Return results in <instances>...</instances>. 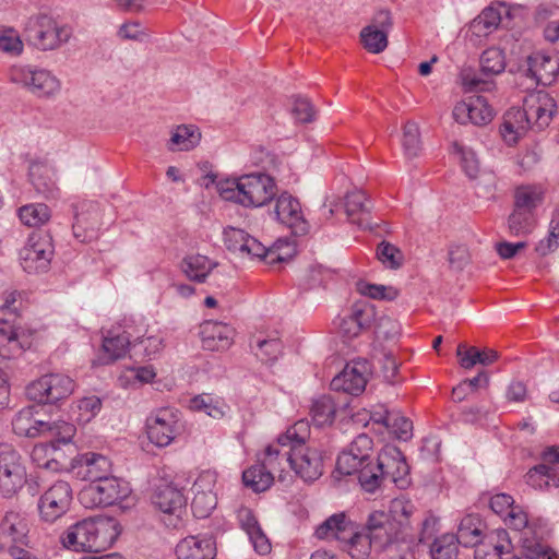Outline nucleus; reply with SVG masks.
<instances>
[{
  "instance_id": "f257e3e1",
  "label": "nucleus",
  "mask_w": 559,
  "mask_h": 559,
  "mask_svg": "<svg viewBox=\"0 0 559 559\" xmlns=\"http://www.w3.org/2000/svg\"><path fill=\"white\" fill-rule=\"evenodd\" d=\"M214 183L224 200L234 201L246 207H261L273 200L277 192L275 180L263 173L243 175L218 182L214 174L203 177L202 185L205 188Z\"/></svg>"
},
{
  "instance_id": "f03ea898",
  "label": "nucleus",
  "mask_w": 559,
  "mask_h": 559,
  "mask_svg": "<svg viewBox=\"0 0 559 559\" xmlns=\"http://www.w3.org/2000/svg\"><path fill=\"white\" fill-rule=\"evenodd\" d=\"M108 525L93 519H85L71 525L60 537L64 548L74 551L97 552L108 544Z\"/></svg>"
},
{
  "instance_id": "7ed1b4c3",
  "label": "nucleus",
  "mask_w": 559,
  "mask_h": 559,
  "mask_svg": "<svg viewBox=\"0 0 559 559\" xmlns=\"http://www.w3.org/2000/svg\"><path fill=\"white\" fill-rule=\"evenodd\" d=\"M28 40L40 50H53L67 43L71 32L46 14L29 17L26 24Z\"/></svg>"
},
{
  "instance_id": "20e7f679",
  "label": "nucleus",
  "mask_w": 559,
  "mask_h": 559,
  "mask_svg": "<svg viewBox=\"0 0 559 559\" xmlns=\"http://www.w3.org/2000/svg\"><path fill=\"white\" fill-rule=\"evenodd\" d=\"M131 492L123 479L109 476L100 481L84 487L79 499L85 508L109 507L127 498Z\"/></svg>"
},
{
  "instance_id": "39448f33",
  "label": "nucleus",
  "mask_w": 559,
  "mask_h": 559,
  "mask_svg": "<svg viewBox=\"0 0 559 559\" xmlns=\"http://www.w3.org/2000/svg\"><path fill=\"white\" fill-rule=\"evenodd\" d=\"M409 467L401 450L394 445H385L376 456L373 473L377 476L374 492L385 480L394 483L399 487L407 484L406 476Z\"/></svg>"
},
{
  "instance_id": "423d86ee",
  "label": "nucleus",
  "mask_w": 559,
  "mask_h": 559,
  "mask_svg": "<svg viewBox=\"0 0 559 559\" xmlns=\"http://www.w3.org/2000/svg\"><path fill=\"white\" fill-rule=\"evenodd\" d=\"M53 255L50 235L32 233L25 246L20 250V264L28 274H38L49 269Z\"/></svg>"
},
{
  "instance_id": "0eeeda50",
  "label": "nucleus",
  "mask_w": 559,
  "mask_h": 559,
  "mask_svg": "<svg viewBox=\"0 0 559 559\" xmlns=\"http://www.w3.org/2000/svg\"><path fill=\"white\" fill-rule=\"evenodd\" d=\"M74 386L75 383L69 376L49 373L27 385L26 394L29 400L38 404H55L69 397Z\"/></svg>"
},
{
  "instance_id": "6e6552de",
  "label": "nucleus",
  "mask_w": 559,
  "mask_h": 559,
  "mask_svg": "<svg viewBox=\"0 0 559 559\" xmlns=\"http://www.w3.org/2000/svg\"><path fill=\"white\" fill-rule=\"evenodd\" d=\"M27 472L22 456L10 447L0 448V495L11 498L26 484Z\"/></svg>"
},
{
  "instance_id": "1a4fd4ad",
  "label": "nucleus",
  "mask_w": 559,
  "mask_h": 559,
  "mask_svg": "<svg viewBox=\"0 0 559 559\" xmlns=\"http://www.w3.org/2000/svg\"><path fill=\"white\" fill-rule=\"evenodd\" d=\"M283 460L305 481H314L323 474L322 452L302 444L285 450Z\"/></svg>"
},
{
  "instance_id": "9d476101",
  "label": "nucleus",
  "mask_w": 559,
  "mask_h": 559,
  "mask_svg": "<svg viewBox=\"0 0 559 559\" xmlns=\"http://www.w3.org/2000/svg\"><path fill=\"white\" fill-rule=\"evenodd\" d=\"M11 80L38 97H49L60 91V81L50 71L34 67H15Z\"/></svg>"
},
{
  "instance_id": "9b49d317",
  "label": "nucleus",
  "mask_w": 559,
  "mask_h": 559,
  "mask_svg": "<svg viewBox=\"0 0 559 559\" xmlns=\"http://www.w3.org/2000/svg\"><path fill=\"white\" fill-rule=\"evenodd\" d=\"M72 488L69 483L58 480L39 498L38 510L41 520L55 522L64 515L71 506Z\"/></svg>"
},
{
  "instance_id": "f8f14e48",
  "label": "nucleus",
  "mask_w": 559,
  "mask_h": 559,
  "mask_svg": "<svg viewBox=\"0 0 559 559\" xmlns=\"http://www.w3.org/2000/svg\"><path fill=\"white\" fill-rule=\"evenodd\" d=\"M28 525L20 513L7 512L0 523V546L12 557H26L27 552L20 546L27 544Z\"/></svg>"
},
{
  "instance_id": "ddd939ff",
  "label": "nucleus",
  "mask_w": 559,
  "mask_h": 559,
  "mask_svg": "<svg viewBox=\"0 0 559 559\" xmlns=\"http://www.w3.org/2000/svg\"><path fill=\"white\" fill-rule=\"evenodd\" d=\"M374 462L344 450L337 456L336 471L342 475H357L362 490L374 493V485L378 479L373 473Z\"/></svg>"
},
{
  "instance_id": "4468645a",
  "label": "nucleus",
  "mask_w": 559,
  "mask_h": 559,
  "mask_svg": "<svg viewBox=\"0 0 559 559\" xmlns=\"http://www.w3.org/2000/svg\"><path fill=\"white\" fill-rule=\"evenodd\" d=\"M523 108L532 128L543 130L549 126L557 105L546 91L539 90L531 92L524 97Z\"/></svg>"
},
{
  "instance_id": "2eb2a0df",
  "label": "nucleus",
  "mask_w": 559,
  "mask_h": 559,
  "mask_svg": "<svg viewBox=\"0 0 559 559\" xmlns=\"http://www.w3.org/2000/svg\"><path fill=\"white\" fill-rule=\"evenodd\" d=\"M366 532L370 535L374 546L382 549L400 539H405L404 535L397 530L390 514L384 511L371 512L365 525Z\"/></svg>"
},
{
  "instance_id": "dca6fc26",
  "label": "nucleus",
  "mask_w": 559,
  "mask_h": 559,
  "mask_svg": "<svg viewBox=\"0 0 559 559\" xmlns=\"http://www.w3.org/2000/svg\"><path fill=\"white\" fill-rule=\"evenodd\" d=\"M274 215L280 223L290 228L296 236H302L309 231V224L304 217L299 201L287 192L277 198Z\"/></svg>"
},
{
  "instance_id": "f3484780",
  "label": "nucleus",
  "mask_w": 559,
  "mask_h": 559,
  "mask_svg": "<svg viewBox=\"0 0 559 559\" xmlns=\"http://www.w3.org/2000/svg\"><path fill=\"white\" fill-rule=\"evenodd\" d=\"M146 432L152 443L167 447L177 432L176 414L169 408L158 409L146 419Z\"/></svg>"
},
{
  "instance_id": "a211bd4d",
  "label": "nucleus",
  "mask_w": 559,
  "mask_h": 559,
  "mask_svg": "<svg viewBox=\"0 0 559 559\" xmlns=\"http://www.w3.org/2000/svg\"><path fill=\"white\" fill-rule=\"evenodd\" d=\"M452 115L454 120L461 124L471 122L475 126H485L493 118V111L483 96L471 97L466 102L457 103Z\"/></svg>"
},
{
  "instance_id": "6ab92c4d",
  "label": "nucleus",
  "mask_w": 559,
  "mask_h": 559,
  "mask_svg": "<svg viewBox=\"0 0 559 559\" xmlns=\"http://www.w3.org/2000/svg\"><path fill=\"white\" fill-rule=\"evenodd\" d=\"M367 366L365 362L353 361L347 364L344 369L331 381V389L337 392H344L350 395H359L364 392L367 384Z\"/></svg>"
},
{
  "instance_id": "aec40b11",
  "label": "nucleus",
  "mask_w": 559,
  "mask_h": 559,
  "mask_svg": "<svg viewBox=\"0 0 559 559\" xmlns=\"http://www.w3.org/2000/svg\"><path fill=\"white\" fill-rule=\"evenodd\" d=\"M102 226V215L98 206L91 202L76 207L73 223V235L81 242L91 241L96 237Z\"/></svg>"
},
{
  "instance_id": "412c9836",
  "label": "nucleus",
  "mask_w": 559,
  "mask_h": 559,
  "mask_svg": "<svg viewBox=\"0 0 559 559\" xmlns=\"http://www.w3.org/2000/svg\"><path fill=\"white\" fill-rule=\"evenodd\" d=\"M74 462L73 471L76 476L91 481V484L100 481L111 474L110 461L98 453L88 452L81 454Z\"/></svg>"
},
{
  "instance_id": "4be33fe9",
  "label": "nucleus",
  "mask_w": 559,
  "mask_h": 559,
  "mask_svg": "<svg viewBox=\"0 0 559 559\" xmlns=\"http://www.w3.org/2000/svg\"><path fill=\"white\" fill-rule=\"evenodd\" d=\"M376 320L373 305L367 301H359L353 305L350 313L340 322V331L343 336L353 338L358 336L362 330L371 326Z\"/></svg>"
},
{
  "instance_id": "5701e85b",
  "label": "nucleus",
  "mask_w": 559,
  "mask_h": 559,
  "mask_svg": "<svg viewBox=\"0 0 559 559\" xmlns=\"http://www.w3.org/2000/svg\"><path fill=\"white\" fill-rule=\"evenodd\" d=\"M359 525L346 512H338L325 519L314 532L319 539L337 540L341 544L348 540Z\"/></svg>"
},
{
  "instance_id": "b1692460",
  "label": "nucleus",
  "mask_w": 559,
  "mask_h": 559,
  "mask_svg": "<svg viewBox=\"0 0 559 559\" xmlns=\"http://www.w3.org/2000/svg\"><path fill=\"white\" fill-rule=\"evenodd\" d=\"M152 502L163 513L179 519L186 508L187 499L181 489L171 483L162 481L154 490Z\"/></svg>"
},
{
  "instance_id": "393cba45",
  "label": "nucleus",
  "mask_w": 559,
  "mask_h": 559,
  "mask_svg": "<svg viewBox=\"0 0 559 559\" xmlns=\"http://www.w3.org/2000/svg\"><path fill=\"white\" fill-rule=\"evenodd\" d=\"M527 73L537 84L548 86L559 75V57L537 51L527 57Z\"/></svg>"
},
{
  "instance_id": "a878e982",
  "label": "nucleus",
  "mask_w": 559,
  "mask_h": 559,
  "mask_svg": "<svg viewBox=\"0 0 559 559\" xmlns=\"http://www.w3.org/2000/svg\"><path fill=\"white\" fill-rule=\"evenodd\" d=\"M39 406H27L19 411L13 420V431L21 437L36 438L49 430L50 421L36 417Z\"/></svg>"
},
{
  "instance_id": "bb28decb",
  "label": "nucleus",
  "mask_w": 559,
  "mask_h": 559,
  "mask_svg": "<svg viewBox=\"0 0 559 559\" xmlns=\"http://www.w3.org/2000/svg\"><path fill=\"white\" fill-rule=\"evenodd\" d=\"M202 345L207 350H224L233 343L234 330L218 321H205L201 324Z\"/></svg>"
},
{
  "instance_id": "cd10ccee",
  "label": "nucleus",
  "mask_w": 559,
  "mask_h": 559,
  "mask_svg": "<svg viewBox=\"0 0 559 559\" xmlns=\"http://www.w3.org/2000/svg\"><path fill=\"white\" fill-rule=\"evenodd\" d=\"M344 207L350 223L356 224L362 229H371L370 219L371 201H369L361 190L348 192L345 195Z\"/></svg>"
},
{
  "instance_id": "c85d7f7f",
  "label": "nucleus",
  "mask_w": 559,
  "mask_h": 559,
  "mask_svg": "<svg viewBox=\"0 0 559 559\" xmlns=\"http://www.w3.org/2000/svg\"><path fill=\"white\" fill-rule=\"evenodd\" d=\"M475 547L474 559H502L503 554L512 549L509 533L499 528L485 536V539Z\"/></svg>"
},
{
  "instance_id": "c756f323",
  "label": "nucleus",
  "mask_w": 559,
  "mask_h": 559,
  "mask_svg": "<svg viewBox=\"0 0 559 559\" xmlns=\"http://www.w3.org/2000/svg\"><path fill=\"white\" fill-rule=\"evenodd\" d=\"M177 559H214L215 542L212 537L188 536L176 547Z\"/></svg>"
},
{
  "instance_id": "7c9ffc66",
  "label": "nucleus",
  "mask_w": 559,
  "mask_h": 559,
  "mask_svg": "<svg viewBox=\"0 0 559 559\" xmlns=\"http://www.w3.org/2000/svg\"><path fill=\"white\" fill-rule=\"evenodd\" d=\"M531 128L532 126L524 108H511L503 116L500 133L508 145H513Z\"/></svg>"
},
{
  "instance_id": "2f4dec72",
  "label": "nucleus",
  "mask_w": 559,
  "mask_h": 559,
  "mask_svg": "<svg viewBox=\"0 0 559 559\" xmlns=\"http://www.w3.org/2000/svg\"><path fill=\"white\" fill-rule=\"evenodd\" d=\"M545 528L535 533L532 528L520 537L523 557L513 559H557L555 551L544 542Z\"/></svg>"
},
{
  "instance_id": "473e14b6",
  "label": "nucleus",
  "mask_w": 559,
  "mask_h": 559,
  "mask_svg": "<svg viewBox=\"0 0 559 559\" xmlns=\"http://www.w3.org/2000/svg\"><path fill=\"white\" fill-rule=\"evenodd\" d=\"M216 266L217 262L200 253L186 255L179 263L182 274L195 283H204Z\"/></svg>"
},
{
  "instance_id": "72a5a7b5",
  "label": "nucleus",
  "mask_w": 559,
  "mask_h": 559,
  "mask_svg": "<svg viewBox=\"0 0 559 559\" xmlns=\"http://www.w3.org/2000/svg\"><path fill=\"white\" fill-rule=\"evenodd\" d=\"M131 345H133V334L129 331H108L107 335L103 338L102 347L106 357L103 358L102 364H109L122 358Z\"/></svg>"
},
{
  "instance_id": "f704fd0d",
  "label": "nucleus",
  "mask_w": 559,
  "mask_h": 559,
  "mask_svg": "<svg viewBox=\"0 0 559 559\" xmlns=\"http://www.w3.org/2000/svg\"><path fill=\"white\" fill-rule=\"evenodd\" d=\"M484 528L485 523L478 514H467L461 520L455 537L463 547H474L485 539Z\"/></svg>"
},
{
  "instance_id": "c9c22d12",
  "label": "nucleus",
  "mask_w": 559,
  "mask_h": 559,
  "mask_svg": "<svg viewBox=\"0 0 559 559\" xmlns=\"http://www.w3.org/2000/svg\"><path fill=\"white\" fill-rule=\"evenodd\" d=\"M416 512L415 504L405 498H395L390 502L389 514L397 530L406 537L412 528L413 516Z\"/></svg>"
},
{
  "instance_id": "e433bc0d",
  "label": "nucleus",
  "mask_w": 559,
  "mask_h": 559,
  "mask_svg": "<svg viewBox=\"0 0 559 559\" xmlns=\"http://www.w3.org/2000/svg\"><path fill=\"white\" fill-rule=\"evenodd\" d=\"M525 481L534 489L550 490L559 487V474L554 467L543 463L530 468Z\"/></svg>"
},
{
  "instance_id": "4c0bfd02",
  "label": "nucleus",
  "mask_w": 559,
  "mask_h": 559,
  "mask_svg": "<svg viewBox=\"0 0 559 559\" xmlns=\"http://www.w3.org/2000/svg\"><path fill=\"white\" fill-rule=\"evenodd\" d=\"M29 179L36 192L44 198H55L58 191L52 171L46 165L32 164Z\"/></svg>"
},
{
  "instance_id": "58836bf2",
  "label": "nucleus",
  "mask_w": 559,
  "mask_h": 559,
  "mask_svg": "<svg viewBox=\"0 0 559 559\" xmlns=\"http://www.w3.org/2000/svg\"><path fill=\"white\" fill-rule=\"evenodd\" d=\"M201 141L200 129L194 124L178 126L171 133L169 150L190 151Z\"/></svg>"
},
{
  "instance_id": "ea45409f",
  "label": "nucleus",
  "mask_w": 559,
  "mask_h": 559,
  "mask_svg": "<svg viewBox=\"0 0 559 559\" xmlns=\"http://www.w3.org/2000/svg\"><path fill=\"white\" fill-rule=\"evenodd\" d=\"M336 405L331 395H321L312 401L310 415L317 427L331 425L334 421Z\"/></svg>"
},
{
  "instance_id": "a19ab883",
  "label": "nucleus",
  "mask_w": 559,
  "mask_h": 559,
  "mask_svg": "<svg viewBox=\"0 0 559 559\" xmlns=\"http://www.w3.org/2000/svg\"><path fill=\"white\" fill-rule=\"evenodd\" d=\"M242 481L246 487L251 488L254 492H262L272 486L274 475L259 463L243 471Z\"/></svg>"
},
{
  "instance_id": "79ce46f5",
  "label": "nucleus",
  "mask_w": 559,
  "mask_h": 559,
  "mask_svg": "<svg viewBox=\"0 0 559 559\" xmlns=\"http://www.w3.org/2000/svg\"><path fill=\"white\" fill-rule=\"evenodd\" d=\"M374 542L371 540L370 535L366 532L362 533L359 528L354 531L348 540H344L341 546L342 549L347 551L353 559H367Z\"/></svg>"
},
{
  "instance_id": "37998d69",
  "label": "nucleus",
  "mask_w": 559,
  "mask_h": 559,
  "mask_svg": "<svg viewBox=\"0 0 559 559\" xmlns=\"http://www.w3.org/2000/svg\"><path fill=\"white\" fill-rule=\"evenodd\" d=\"M242 246L245 247L241 254L263 259L271 265L286 260V258L278 252L277 248H266L262 242L250 235Z\"/></svg>"
},
{
  "instance_id": "c03bdc74",
  "label": "nucleus",
  "mask_w": 559,
  "mask_h": 559,
  "mask_svg": "<svg viewBox=\"0 0 559 559\" xmlns=\"http://www.w3.org/2000/svg\"><path fill=\"white\" fill-rule=\"evenodd\" d=\"M189 407L192 411L203 412L214 419H221L226 414L225 403L211 394H199L190 400Z\"/></svg>"
},
{
  "instance_id": "a18cd8bd",
  "label": "nucleus",
  "mask_w": 559,
  "mask_h": 559,
  "mask_svg": "<svg viewBox=\"0 0 559 559\" xmlns=\"http://www.w3.org/2000/svg\"><path fill=\"white\" fill-rule=\"evenodd\" d=\"M459 545L455 534H442L431 543L430 557L431 559H457Z\"/></svg>"
},
{
  "instance_id": "49530a36",
  "label": "nucleus",
  "mask_w": 559,
  "mask_h": 559,
  "mask_svg": "<svg viewBox=\"0 0 559 559\" xmlns=\"http://www.w3.org/2000/svg\"><path fill=\"white\" fill-rule=\"evenodd\" d=\"M542 201L543 193L538 188L533 186H522L516 188L514 192L513 209L534 214V210L542 203Z\"/></svg>"
},
{
  "instance_id": "de8ad7c7",
  "label": "nucleus",
  "mask_w": 559,
  "mask_h": 559,
  "mask_svg": "<svg viewBox=\"0 0 559 559\" xmlns=\"http://www.w3.org/2000/svg\"><path fill=\"white\" fill-rule=\"evenodd\" d=\"M51 212L44 203H34L22 206L19 210L21 222L29 227L41 226L49 221Z\"/></svg>"
},
{
  "instance_id": "09e8293b",
  "label": "nucleus",
  "mask_w": 559,
  "mask_h": 559,
  "mask_svg": "<svg viewBox=\"0 0 559 559\" xmlns=\"http://www.w3.org/2000/svg\"><path fill=\"white\" fill-rule=\"evenodd\" d=\"M507 224L511 236H526L535 228V217L531 212L513 209Z\"/></svg>"
},
{
  "instance_id": "8fccbe9b",
  "label": "nucleus",
  "mask_w": 559,
  "mask_h": 559,
  "mask_svg": "<svg viewBox=\"0 0 559 559\" xmlns=\"http://www.w3.org/2000/svg\"><path fill=\"white\" fill-rule=\"evenodd\" d=\"M402 146L407 158L418 157L421 152L420 132L417 123L407 121L403 128Z\"/></svg>"
},
{
  "instance_id": "3c124183",
  "label": "nucleus",
  "mask_w": 559,
  "mask_h": 559,
  "mask_svg": "<svg viewBox=\"0 0 559 559\" xmlns=\"http://www.w3.org/2000/svg\"><path fill=\"white\" fill-rule=\"evenodd\" d=\"M501 22L499 10L495 8H486L472 22L473 32L477 36H483L491 33L498 27Z\"/></svg>"
},
{
  "instance_id": "603ef678",
  "label": "nucleus",
  "mask_w": 559,
  "mask_h": 559,
  "mask_svg": "<svg viewBox=\"0 0 559 559\" xmlns=\"http://www.w3.org/2000/svg\"><path fill=\"white\" fill-rule=\"evenodd\" d=\"M364 48L371 53H381L388 47V34L370 26H365L360 32Z\"/></svg>"
},
{
  "instance_id": "864d4df0",
  "label": "nucleus",
  "mask_w": 559,
  "mask_h": 559,
  "mask_svg": "<svg viewBox=\"0 0 559 559\" xmlns=\"http://www.w3.org/2000/svg\"><path fill=\"white\" fill-rule=\"evenodd\" d=\"M506 68L504 55L499 48H488L480 56V70L483 74L496 75Z\"/></svg>"
},
{
  "instance_id": "5fc2aeb1",
  "label": "nucleus",
  "mask_w": 559,
  "mask_h": 559,
  "mask_svg": "<svg viewBox=\"0 0 559 559\" xmlns=\"http://www.w3.org/2000/svg\"><path fill=\"white\" fill-rule=\"evenodd\" d=\"M488 383L489 376L485 371H480L476 377L472 379H465L453 388V400L456 402H462L469 393L477 391L481 386H487Z\"/></svg>"
},
{
  "instance_id": "6e6d98bb",
  "label": "nucleus",
  "mask_w": 559,
  "mask_h": 559,
  "mask_svg": "<svg viewBox=\"0 0 559 559\" xmlns=\"http://www.w3.org/2000/svg\"><path fill=\"white\" fill-rule=\"evenodd\" d=\"M385 429L402 441H407L413 437V423L396 409H392L391 420Z\"/></svg>"
},
{
  "instance_id": "4d7b16f0",
  "label": "nucleus",
  "mask_w": 559,
  "mask_h": 559,
  "mask_svg": "<svg viewBox=\"0 0 559 559\" xmlns=\"http://www.w3.org/2000/svg\"><path fill=\"white\" fill-rule=\"evenodd\" d=\"M309 436V427L308 423L305 420H299L295 423L292 427H289L285 433L281 435L278 439V444L282 447H287L292 449L293 445L302 444L305 445L306 439Z\"/></svg>"
},
{
  "instance_id": "13d9d810",
  "label": "nucleus",
  "mask_w": 559,
  "mask_h": 559,
  "mask_svg": "<svg viewBox=\"0 0 559 559\" xmlns=\"http://www.w3.org/2000/svg\"><path fill=\"white\" fill-rule=\"evenodd\" d=\"M452 150L453 153L459 156L464 173L469 178H476L479 171V162L475 152L472 148L466 147L457 142L452 144Z\"/></svg>"
},
{
  "instance_id": "bf43d9fd",
  "label": "nucleus",
  "mask_w": 559,
  "mask_h": 559,
  "mask_svg": "<svg viewBox=\"0 0 559 559\" xmlns=\"http://www.w3.org/2000/svg\"><path fill=\"white\" fill-rule=\"evenodd\" d=\"M192 492L193 499L191 502V509L194 516L199 519L207 518L217 504V498L215 492Z\"/></svg>"
},
{
  "instance_id": "052dcab7",
  "label": "nucleus",
  "mask_w": 559,
  "mask_h": 559,
  "mask_svg": "<svg viewBox=\"0 0 559 559\" xmlns=\"http://www.w3.org/2000/svg\"><path fill=\"white\" fill-rule=\"evenodd\" d=\"M377 257L381 263L389 269L396 270L402 266L404 255L402 251L394 245L382 241L377 249Z\"/></svg>"
},
{
  "instance_id": "680f3d73",
  "label": "nucleus",
  "mask_w": 559,
  "mask_h": 559,
  "mask_svg": "<svg viewBox=\"0 0 559 559\" xmlns=\"http://www.w3.org/2000/svg\"><path fill=\"white\" fill-rule=\"evenodd\" d=\"M285 447L278 444V441L275 444H269L264 450V457L261 461V464L271 472L272 475L274 473H282L285 469V465L287 463L283 460V454Z\"/></svg>"
},
{
  "instance_id": "e2e57ef3",
  "label": "nucleus",
  "mask_w": 559,
  "mask_h": 559,
  "mask_svg": "<svg viewBox=\"0 0 559 559\" xmlns=\"http://www.w3.org/2000/svg\"><path fill=\"white\" fill-rule=\"evenodd\" d=\"M559 248V212L556 213L550 223L547 237L542 239L535 247V251L545 257Z\"/></svg>"
},
{
  "instance_id": "0e129e2a",
  "label": "nucleus",
  "mask_w": 559,
  "mask_h": 559,
  "mask_svg": "<svg viewBox=\"0 0 559 559\" xmlns=\"http://www.w3.org/2000/svg\"><path fill=\"white\" fill-rule=\"evenodd\" d=\"M0 50L11 56H19L23 51V43L12 27H0Z\"/></svg>"
},
{
  "instance_id": "69168bd1",
  "label": "nucleus",
  "mask_w": 559,
  "mask_h": 559,
  "mask_svg": "<svg viewBox=\"0 0 559 559\" xmlns=\"http://www.w3.org/2000/svg\"><path fill=\"white\" fill-rule=\"evenodd\" d=\"M117 36L121 40L146 41L150 38L148 32L142 27L139 21H127L117 29Z\"/></svg>"
},
{
  "instance_id": "338daca9",
  "label": "nucleus",
  "mask_w": 559,
  "mask_h": 559,
  "mask_svg": "<svg viewBox=\"0 0 559 559\" xmlns=\"http://www.w3.org/2000/svg\"><path fill=\"white\" fill-rule=\"evenodd\" d=\"M357 290L372 299L392 300L397 296V292L393 287L370 284L364 281L357 283Z\"/></svg>"
},
{
  "instance_id": "774afa93",
  "label": "nucleus",
  "mask_w": 559,
  "mask_h": 559,
  "mask_svg": "<svg viewBox=\"0 0 559 559\" xmlns=\"http://www.w3.org/2000/svg\"><path fill=\"white\" fill-rule=\"evenodd\" d=\"M346 451L355 455H360L362 459H367L368 461H376V456H373V441L366 433L358 435L350 442Z\"/></svg>"
}]
</instances>
